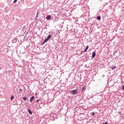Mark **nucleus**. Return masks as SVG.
I'll return each instance as SVG.
<instances>
[{"instance_id":"1","label":"nucleus","mask_w":124,"mask_h":124,"mask_svg":"<svg viewBox=\"0 0 124 124\" xmlns=\"http://www.w3.org/2000/svg\"><path fill=\"white\" fill-rule=\"evenodd\" d=\"M79 91V89H76L73 90H70L69 91V93L71 94V95H75L78 93V92Z\"/></svg>"},{"instance_id":"2","label":"nucleus","mask_w":124,"mask_h":124,"mask_svg":"<svg viewBox=\"0 0 124 124\" xmlns=\"http://www.w3.org/2000/svg\"><path fill=\"white\" fill-rule=\"evenodd\" d=\"M51 37H52V35H51L50 34L48 35L47 36V37L46 38L44 41L47 42V41H48V40H49V39H51Z\"/></svg>"},{"instance_id":"3","label":"nucleus","mask_w":124,"mask_h":124,"mask_svg":"<svg viewBox=\"0 0 124 124\" xmlns=\"http://www.w3.org/2000/svg\"><path fill=\"white\" fill-rule=\"evenodd\" d=\"M51 18L52 16L50 15H47L46 17V19L48 21H50Z\"/></svg>"},{"instance_id":"4","label":"nucleus","mask_w":124,"mask_h":124,"mask_svg":"<svg viewBox=\"0 0 124 124\" xmlns=\"http://www.w3.org/2000/svg\"><path fill=\"white\" fill-rule=\"evenodd\" d=\"M39 104H43V99L40 98L39 99Z\"/></svg>"},{"instance_id":"5","label":"nucleus","mask_w":124,"mask_h":124,"mask_svg":"<svg viewBox=\"0 0 124 124\" xmlns=\"http://www.w3.org/2000/svg\"><path fill=\"white\" fill-rule=\"evenodd\" d=\"M39 14H40L39 11H37L35 20H37V18H39V17L38 16L39 15Z\"/></svg>"},{"instance_id":"6","label":"nucleus","mask_w":124,"mask_h":124,"mask_svg":"<svg viewBox=\"0 0 124 124\" xmlns=\"http://www.w3.org/2000/svg\"><path fill=\"white\" fill-rule=\"evenodd\" d=\"M95 56H96V53H95V51H94L92 53L93 59H94V58L95 57Z\"/></svg>"},{"instance_id":"7","label":"nucleus","mask_w":124,"mask_h":124,"mask_svg":"<svg viewBox=\"0 0 124 124\" xmlns=\"http://www.w3.org/2000/svg\"><path fill=\"white\" fill-rule=\"evenodd\" d=\"M17 41H18V38H15L13 39L12 42L13 43H16V42H17Z\"/></svg>"},{"instance_id":"8","label":"nucleus","mask_w":124,"mask_h":124,"mask_svg":"<svg viewBox=\"0 0 124 124\" xmlns=\"http://www.w3.org/2000/svg\"><path fill=\"white\" fill-rule=\"evenodd\" d=\"M34 99V96H32L31 97V98H30V102L31 103H32V101H33V100Z\"/></svg>"},{"instance_id":"9","label":"nucleus","mask_w":124,"mask_h":124,"mask_svg":"<svg viewBox=\"0 0 124 124\" xmlns=\"http://www.w3.org/2000/svg\"><path fill=\"white\" fill-rule=\"evenodd\" d=\"M110 68L112 69V70H115L116 68H117V66L116 65H114L113 67L111 66Z\"/></svg>"},{"instance_id":"10","label":"nucleus","mask_w":124,"mask_h":124,"mask_svg":"<svg viewBox=\"0 0 124 124\" xmlns=\"http://www.w3.org/2000/svg\"><path fill=\"white\" fill-rule=\"evenodd\" d=\"M28 112L30 115H32V112H31V110L30 108H28Z\"/></svg>"},{"instance_id":"11","label":"nucleus","mask_w":124,"mask_h":124,"mask_svg":"<svg viewBox=\"0 0 124 124\" xmlns=\"http://www.w3.org/2000/svg\"><path fill=\"white\" fill-rule=\"evenodd\" d=\"M85 89L86 90V87L85 86L83 87L81 90V92L82 93H85Z\"/></svg>"},{"instance_id":"12","label":"nucleus","mask_w":124,"mask_h":124,"mask_svg":"<svg viewBox=\"0 0 124 124\" xmlns=\"http://www.w3.org/2000/svg\"><path fill=\"white\" fill-rule=\"evenodd\" d=\"M96 19L98 21H100V20H101V16H97Z\"/></svg>"},{"instance_id":"13","label":"nucleus","mask_w":124,"mask_h":124,"mask_svg":"<svg viewBox=\"0 0 124 124\" xmlns=\"http://www.w3.org/2000/svg\"><path fill=\"white\" fill-rule=\"evenodd\" d=\"M23 99L24 101H25V100H27V101H29V99H28V98H27V97H23Z\"/></svg>"},{"instance_id":"14","label":"nucleus","mask_w":124,"mask_h":124,"mask_svg":"<svg viewBox=\"0 0 124 124\" xmlns=\"http://www.w3.org/2000/svg\"><path fill=\"white\" fill-rule=\"evenodd\" d=\"M88 49H89V46H87L85 48V49L84 50V52H87V50H88Z\"/></svg>"},{"instance_id":"15","label":"nucleus","mask_w":124,"mask_h":124,"mask_svg":"<svg viewBox=\"0 0 124 124\" xmlns=\"http://www.w3.org/2000/svg\"><path fill=\"white\" fill-rule=\"evenodd\" d=\"M59 33H61L60 31H55V34H56V35H58V34H59Z\"/></svg>"},{"instance_id":"16","label":"nucleus","mask_w":124,"mask_h":124,"mask_svg":"<svg viewBox=\"0 0 124 124\" xmlns=\"http://www.w3.org/2000/svg\"><path fill=\"white\" fill-rule=\"evenodd\" d=\"M19 93H23V89H19Z\"/></svg>"},{"instance_id":"17","label":"nucleus","mask_w":124,"mask_h":124,"mask_svg":"<svg viewBox=\"0 0 124 124\" xmlns=\"http://www.w3.org/2000/svg\"><path fill=\"white\" fill-rule=\"evenodd\" d=\"M13 99H14V95H12L11 96V100L12 101V100H13Z\"/></svg>"},{"instance_id":"18","label":"nucleus","mask_w":124,"mask_h":124,"mask_svg":"<svg viewBox=\"0 0 124 124\" xmlns=\"http://www.w3.org/2000/svg\"><path fill=\"white\" fill-rule=\"evenodd\" d=\"M121 90H122V91H124V85L121 87Z\"/></svg>"},{"instance_id":"19","label":"nucleus","mask_w":124,"mask_h":124,"mask_svg":"<svg viewBox=\"0 0 124 124\" xmlns=\"http://www.w3.org/2000/svg\"><path fill=\"white\" fill-rule=\"evenodd\" d=\"M45 43H46V42L45 41H43V42L41 44V45H44V44H45Z\"/></svg>"},{"instance_id":"20","label":"nucleus","mask_w":124,"mask_h":124,"mask_svg":"<svg viewBox=\"0 0 124 124\" xmlns=\"http://www.w3.org/2000/svg\"><path fill=\"white\" fill-rule=\"evenodd\" d=\"M17 1H18V0H14V3H16V2H17Z\"/></svg>"},{"instance_id":"21","label":"nucleus","mask_w":124,"mask_h":124,"mask_svg":"<svg viewBox=\"0 0 124 124\" xmlns=\"http://www.w3.org/2000/svg\"><path fill=\"white\" fill-rule=\"evenodd\" d=\"M94 115H95L94 112H92V116H93V117H94Z\"/></svg>"},{"instance_id":"22","label":"nucleus","mask_w":124,"mask_h":124,"mask_svg":"<svg viewBox=\"0 0 124 124\" xmlns=\"http://www.w3.org/2000/svg\"><path fill=\"white\" fill-rule=\"evenodd\" d=\"M42 19L41 18H39L38 19V21H40V22H41V21H42Z\"/></svg>"},{"instance_id":"23","label":"nucleus","mask_w":124,"mask_h":124,"mask_svg":"<svg viewBox=\"0 0 124 124\" xmlns=\"http://www.w3.org/2000/svg\"><path fill=\"white\" fill-rule=\"evenodd\" d=\"M85 57H89V55H88L87 54H86L85 55Z\"/></svg>"},{"instance_id":"24","label":"nucleus","mask_w":124,"mask_h":124,"mask_svg":"<svg viewBox=\"0 0 124 124\" xmlns=\"http://www.w3.org/2000/svg\"><path fill=\"white\" fill-rule=\"evenodd\" d=\"M36 101V102H37V103H38L39 101V99H37Z\"/></svg>"},{"instance_id":"25","label":"nucleus","mask_w":124,"mask_h":124,"mask_svg":"<svg viewBox=\"0 0 124 124\" xmlns=\"http://www.w3.org/2000/svg\"><path fill=\"white\" fill-rule=\"evenodd\" d=\"M102 124H108V122H106L105 123H103Z\"/></svg>"},{"instance_id":"26","label":"nucleus","mask_w":124,"mask_h":124,"mask_svg":"<svg viewBox=\"0 0 124 124\" xmlns=\"http://www.w3.org/2000/svg\"><path fill=\"white\" fill-rule=\"evenodd\" d=\"M118 114H120V115H122V113L120 111L118 112Z\"/></svg>"},{"instance_id":"27","label":"nucleus","mask_w":124,"mask_h":124,"mask_svg":"<svg viewBox=\"0 0 124 124\" xmlns=\"http://www.w3.org/2000/svg\"><path fill=\"white\" fill-rule=\"evenodd\" d=\"M76 23H77L78 22V19H77L75 20Z\"/></svg>"},{"instance_id":"28","label":"nucleus","mask_w":124,"mask_h":124,"mask_svg":"<svg viewBox=\"0 0 124 124\" xmlns=\"http://www.w3.org/2000/svg\"><path fill=\"white\" fill-rule=\"evenodd\" d=\"M84 51H81V54H83V53H84Z\"/></svg>"},{"instance_id":"29","label":"nucleus","mask_w":124,"mask_h":124,"mask_svg":"<svg viewBox=\"0 0 124 124\" xmlns=\"http://www.w3.org/2000/svg\"><path fill=\"white\" fill-rule=\"evenodd\" d=\"M115 53H116V51H115V52L113 53V56H115Z\"/></svg>"},{"instance_id":"30","label":"nucleus","mask_w":124,"mask_h":124,"mask_svg":"<svg viewBox=\"0 0 124 124\" xmlns=\"http://www.w3.org/2000/svg\"><path fill=\"white\" fill-rule=\"evenodd\" d=\"M112 66V67H114V65H112V66Z\"/></svg>"},{"instance_id":"31","label":"nucleus","mask_w":124,"mask_h":124,"mask_svg":"<svg viewBox=\"0 0 124 124\" xmlns=\"http://www.w3.org/2000/svg\"><path fill=\"white\" fill-rule=\"evenodd\" d=\"M89 59H90V57H88V60H89Z\"/></svg>"},{"instance_id":"32","label":"nucleus","mask_w":124,"mask_h":124,"mask_svg":"<svg viewBox=\"0 0 124 124\" xmlns=\"http://www.w3.org/2000/svg\"><path fill=\"white\" fill-rule=\"evenodd\" d=\"M115 53H117V51L116 52L115 51Z\"/></svg>"}]
</instances>
